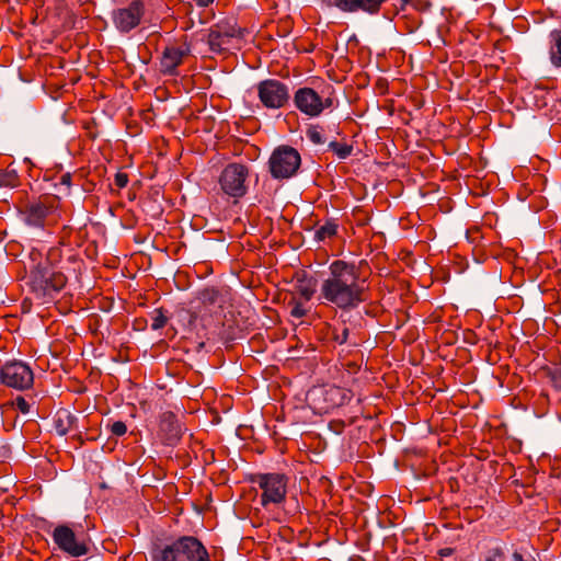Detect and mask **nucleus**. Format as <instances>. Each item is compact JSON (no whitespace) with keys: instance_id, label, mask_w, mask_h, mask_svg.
Listing matches in <instances>:
<instances>
[{"instance_id":"obj_13","label":"nucleus","mask_w":561,"mask_h":561,"mask_svg":"<svg viewBox=\"0 0 561 561\" xmlns=\"http://www.w3.org/2000/svg\"><path fill=\"white\" fill-rule=\"evenodd\" d=\"M191 44L187 42L180 46H167L160 58V72L170 77L178 76L179 66L191 55Z\"/></svg>"},{"instance_id":"obj_44","label":"nucleus","mask_w":561,"mask_h":561,"mask_svg":"<svg viewBox=\"0 0 561 561\" xmlns=\"http://www.w3.org/2000/svg\"><path fill=\"white\" fill-rule=\"evenodd\" d=\"M368 221H369V218H368V217H366L365 219H363V220H360V221H359V225L364 226V225H366Z\"/></svg>"},{"instance_id":"obj_27","label":"nucleus","mask_w":561,"mask_h":561,"mask_svg":"<svg viewBox=\"0 0 561 561\" xmlns=\"http://www.w3.org/2000/svg\"><path fill=\"white\" fill-rule=\"evenodd\" d=\"M22 215V220L32 227H43L45 221L46 213H20Z\"/></svg>"},{"instance_id":"obj_1","label":"nucleus","mask_w":561,"mask_h":561,"mask_svg":"<svg viewBox=\"0 0 561 561\" xmlns=\"http://www.w3.org/2000/svg\"><path fill=\"white\" fill-rule=\"evenodd\" d=\"M318 299L323 305H331L343 311L355 309L364 302L365 289L359 284L356 265L343 260L333 261L329 265L328 277L321 284Z\"/></svg>"},{"instance_id":"obj_39","label":"nucleus","mask_w":561,"mask_h":561,"mask_svg":"<svg viewBox=\"0 0 561 561\" xmlns=\"http://www.w3.org/2000/svg\"><path fill=\"white\" fill-rule=\"evenodd\" d=\"M512 558L514 561H536V559L533 556L524 558V556L518 551H514Z\"/></svg>"},{"instance_id":"obj_31","label":"nucleus","mask_w":561,"mask_h":561,"mask_svg":"<svg viewBox=\"0 0 561 561\" xmlns=\"http://www.w3.org/2000/svg\"><path fill=\"white\" fill-rule=\"evenodd\" d=\"M420 220H423L419 211L408 213L405 217L399 218V224L403 229H408L410 226L417 225Z\"/></svg>"},{"instance_id":"obj_25","label":"nucleus","mask_w":561,"mask_h":561,"mask_svg":"<svg viewBox=\"0 0 561 561\" xmlns=\"http://www.w3.org/2000/svg\"><path fill=\"white\" fill-rule=\"evenodd\" d=\"M151 329L157 331L165 327L169 318L167 317L163 308H157L150 313Z\"/></svg>"},{"instance_id":"obj_29","label":"nucleus","mask_w":561,"mask_h":561,"mask_svg":"<svg viewBox=\"0 0 561 561\" xmlns=\"http://www.w3.org/2000/svg\"><path fill=\"white\" fill-rule=\"evenodd\" d=\"M329 148L340 158L346 159L351 156L353 147L347 144H341L337 141H331Z\"/></svg>"},{"instance_id":"obj_21","label":"nucleus","mask_w":561,"mask_h":561,"mask_svg":"<svg viewBox=\"0 0 561 561\" xmlns=\"http://www.w3.org/2000/svg\"><path fill=\"white\" fill-rule=\"evenodd\" d=\"M327 400L334 407L347 404L352 399V392L341 387H330L327 391Z\"/></svg>"},{"instance_id":"obj_6","label":"nucleus","mask_w":561,"mask_h":561,"mask_svg":"<svg viewBox=\"0 0 561 561\" xmlns=\"http://www.w3.org/2000/svg\"><path fill=\"white\" fill-rule=\"evenodd\" d=\"M301 164V157L297 149L288 145L276 147L270 156L267 167L271 176L275 180H287L296 175Z\"/></svg>"},{"instance_id":"obj_20","label":"nucleus","mask_w":561,"mask_h":561,"mask_svg":"<svg viewBox=\"0 0 561 561\" xmlns=\"http://www.w3.org/2000/svg\"><path fill=\"white\" fill-rule=\"evenodd\" d=\"M83 266V260H81L77 254H69L59 271L65 272L68 279L75 278L76 280H79Z\"/></svg>"},{"instance_id":"obj_33","label":"nucleus","mask_w":561,"mask_h":561,"mask_svg":"<svg viewBox=\"0 0 561 561\" xmlns=\"http://www.w3.org/2000/svg\"><path fill=\"white\" fill-rule=\"evenodd\" d=\"M289 306H291L290 309V316L296 319H300L307 314V309L304 307V305L295 299L289 301Z\"/></svg>"},{"instance_id":"obj_45","label":"nucleus","mask_w":561,"mask_h":561,"mask_svg":"<svg viewBox=\"0 0 561 561\" xmlns=\"http://www.w3.org/2000/svg\"><path fill=\"white\" fill-rule=\"evenodd\" d=\"M28 210L35 211V210H41V208H39V207L32 206Z\"/></svg>"},{"instance_id":"obj_8","label":"nucleus","mask_w":561,"mask_h":561,"mask_svg":"<svg viewBox=\"0 0 561 561\" xmlns=\"http://www.w3.org/2000/svg\"><path fill=\"white\" fill-rule=\"evenodd\" d=\"M146 11L144 0H130L125 5L115 8L111 12V20L116 31L126 35L141 24Z\"/></svg>"},{"instance_id":"obj_18","label":"nucleus","mask_w":561,"mask_h":561,"mask_svg":"<svg viewBox=\"0 0 561 561\" xmlns=\"http://www.w3.org/2000/svg\"><path fill=\"white\" fill-rule=\"evenodd\" d=\"M77 422V417L68 410L60 409L54 416V428L60 436L67 435Z\"/></svg>"},{"instance_id":"obj_3","label":"nucleus","mask_w":561,"mask_h":561,"mask_svg":"<svg viewBox=\"0 0 561 561\" xmlns=\"http://www.w3.org/2000/svg\"><path fill=\"white\" fill-rule=\"evenodd\" d=\"M151 561H211L203 542L194 536H181L171 543L154 545Z\"/></svg>"},{"instance_id":"obj_34","label":"nucleus","mask_w":561,"mask_h":561,"mask_svg":"<svg viewBox=\"0 0 561 561\" xmlns=\"http://www.w3.org/2000/svg\"><path fill=\"white\" fill-rule=\"evenodd\" d=\"M548 375L553 387L561 390V366L550 369Z\"/></svg>"},{"instance_id":"obj_30","label":"nucleus","mask_w":561,"mask_h":561,"mask_svg":"<svg viewBox=\"0 0 561 561\" xmlns=\"http://www.w3.org/2000/svg\"><path fill=\"white\" fill-rule=\"evenodd\" d=\"M307 138L314 145H322L325 142V138L321 133L319 125H310L306 131Z\"/></svg>"},{"instance_id":"obj_11","label":"nucleus","mask_w":561,"mask_h":561,"mask_svg":"<svg viewBox=\"0 0 561 561\" xmlns=\"http://www.w3.org/2000/svg\"><path fill=\"white\" fill-rule=\"evenodd\" d=\"M249 170L244 164L230 163L221 172L220 186L222 191L232 197H242L247 193L245 181Z\"/></svg>"},{"instance_id":"obj_42","label":"nucleus","mask_w":561,"mask_h":561,"mask_svg":"<svg viewBox=\"0 0 561 561\" xmlns=\"http://www.w3.org/2000/svg\"><path fill=\"white\" fill-rule=\"evenodd\" d=\"M67 228H69L70 230H82L83 228H85V224L81 225L80 222L70 219V224L67 226Z\"/></svg>"},{"instance_id":"obj_9","label":"nucleus","mask_w":561,"mask_h":561,"mask_svg":"<svg viewBox=\"0 0 561 561\" xmlns=\"http://www.w3.org/2000/svg\"><path fill=\"white\" fill-rule=\"evenodd\" d=\"M257 98L267 110L285 107L290 100L289 88L277 79H265L256 84Z\"/></svg>"},{"instance_id":"obj_37","label":"nucleus","mask_w":561,"mask_h":561,"mask_svg":"<svg viewBox=\"0 0 561 561\" xmlns=\"http://www.w3.org/2000/svg\"><path fill=\"white\" fill-rule=\"evenodd\" d=\"M348 335H350V330H348V328L344 327L343 330L341 331V333H334L333 339L339 344H344L347 342Z\"/></svg>"},{"instance_id":"obj_19","label":"nucleus","mask_w":561,"mask_h":561,"mask_svg":"<svg viewBox=\"0 0 561 561\" xmlns=\"http://www.w3.org/2000/svg\"><path fill=\"white\" fill-rule=\"evenodd\" d=\"M549 60L556 68H561V28L549 33Z\"/></svg>"},{"instance_id":"obj_10","label":"nucleus","mask_w":561,"mask_h":561,"mask_svg":"<svg viewBox=\"0 0 561 561\" xmlns=\"http://www.w3.org/2000/svg\"><path fill=\"white\" fill-rule=\"evenodd\" d=\"M0 380L3 385L16 390L30 389L34 383L32 368L21 360L5 363L0 369Z\"/></svg>"},{"instance_id":"obj_17","label":"nucleus","mask_w":561,"mask_h":561,"mask_svg":"<svg viewBox=\"0 0 561 561\" xmlns=\"http://www.w3.org/2000/svg\"><path fill=\"white\" fill-rule=\"evenodd\" d=\"M295 279V291L306 301L311 300L317 291V278L306 271H300L296 273Z\"/></svg>"},{"instance_id":"obj_41","label":"nucleus","mask_w":561,"mask_h":561,"mask_svg":"<svg viewBox=\"0 0 561 561\" xmlns=\"http://www.w3.org/2000/svg\"><path fill=\"white\" fill-rule=\"evenodd\" d=\"M410 0H399V3H393L394 7V13H399L400 11H403L409 3Z\"/></svg>"},{"instance_id":"obj_28","label":"nucleus","mask_w":561,"mask_h":561,"mask_svg":"<svg viewBox=\"0 0 561 561\" xmlns=\"http://www.w3.org/2000/svg\"><path fill=\"white\" fill-rule=\"evenodd\" d=\"M72 175L66 172L60 175L59 182L55 184L56 192L58 195H69L71 187Z\"/></svg>"},{"instance_id":"obj_15","label":"nucleus","mask_w":561,"mask_h":561,"mask_svg":"<svg viewBox=\"0 0 561 561\" xmlns=\"http://www.w3.org/2000/svg\"><path fill=\"white\" fill-rule=\"evenodd\" d=\"M190 224L195 230H205L206 232H222L225 221L228 220L229 213H188Z\"/></svg>"},{"instance_id":"obj_2","label":"nucleus","mask_w":561,"mask_h":561,"mask_svg":"<svg viewBox=\"0 0 561 561\" xmlns=\"http://www.w3.org/2000/svg\"><path fill=\"white\" fill-rule=\"evenodd\" d=\"M67 282L65 272L57 271L47 260L30 266L27 284L35 298L43 304L53 300Z\"/></svg>"},{"instance_id":"obj_14","label":"nucleus","mask_w":561,"mask_h":561,"mask_svg":"<svg viewBox=\"0 0 561 561\" xmlns=\"http://www.w3.org/2000/svg\"><path fill=\"white\" fill-rule=\"evenodd\" d=\"M329 8H337L342 12H365L377 14L388 0H320Z\"/></svg>"},{"instance_id":"obj_7","label":"nucleus","mask_w":561,"mask_h":561,"mask_svg":"<svg viewBox=\"0 0 561 561\" xmlns=\"http://www.w3.org/2000/svg\"><path fill=\"white\" fill-rule=\"evenodd\" d=\"M328 93L317 92L309 87H302L296 90L294 94V104L298 111L309 117L320 116L324 110L333 107V90L328 89Z\"/></svg>"},{"instance_id":"obj_36","label":"nucleus","mask_w":561,"mask_h":561,"mask_svg":"<svg viewBox=\"0 0 561 561\" xmlns=\"http://www.w3.org/2000/svg\"><path fill=\"white\" fill-rule=\"evenodd\" d=\"M14 405L23 414L28 413L31 410L30 403L21 396L15 398Z\"/></svg>"},{"instance_id":"obj_23","label":"nucleus","mask_w":561,"mask_h":561,"mask_svg":"<svg viewBox=\"0 0 561 561\" xmlns=\"http://www.w3.org/2000/svg\"><path fill=\"white\" fill-rule=\"evenodd\" d=\"M337 229L339 225L336 220L328 218L325 219V222L316 230L314 238L317 241H324L325 239L336 236Z\"/></svg>"},{"instance_id":"obj_4","label":"nucleus","mask_w":561,"mask_h":561,"mask_svg":"<svg viewBox=\"0 0 561 561\" xmlns=\"http://www.w3.org/2000/svg\"><path fill=\"white\" fill-rule=\"evenodd\" d=\"M251 482L262 491L260 503L265 510L271 505L279 506L285 502L289 482V478L285 473H255L251 477Z\"/></svg>"},{"instance_id":"obj_32","label":"nucleus","mask_w":561,"mask_h":561,"mask_svg":"<svg viewBox=\"0 0 561 561\" xmlns=\"http://www.w3.org/2000/svg\"><path fill=\"white\" fill-rule=\"evenodd\" d=\"M106 430L114 436H123L127 432V426L123 421H115L105 425Z\"/></svg>"},{"instance_id":"obj_12","label":"nucleus","mask_w":561,"mask_h":561,"mask_svg":"<svg viewBox=\"0 0 561 561\" xmlns=\"http://www.w3.org/2000/svg\"><path fill=\"white\" fill-rule=\"evenodd\" d=\"M243 30L238 27L233 18L225 19L211 26L208 33L207 43L214 53H221L231 38L242 37Z\"/></svg>"},{"instance_id":"obj_24","label":"nucleus","mask_w":561,"mask_h":561,"mask_svg":"<svg viewBox=\"0 0 561 561\" xmlns=\"http://www.w3.org/2000/svg\"><path fill=\"white\" fill-rule=\"evenodd\" d=\"M20 185V176L15 170L0 171V187H16Z\"/></svg>"},{"instance_id":"obj_43","label":"nucleus","mask_w":561,"mask_h":561,"mask_svg":"<svg viewBox=\"0 0 561 561\" xmlns=\"http://www.w3.org/2000/svg\"><path fill=\"white\" fill-rule=\"evenodd\" d=\"M198 7L206 8L210 3L214 2V0H194Z\"/></svg>"},{"instance_id":"obj_22","label":"nucleus","mask_w":561,"mask_h":561,"mask_svg":"<svg viewBox=\"0 0 561 561\" xmlns=\"http://www.w3.org/2000/svg\"><path fill=\"white\" fill-rule=\"evenodd\" d=\"M220 297L216 287H205L197 293L196 298L205 308H210L220 304Z\"/></svg>"},{"instance_id":"obj_26","label":"nucleus","mask_w":561,"mask_h":561,"mask_svg":"<svg viewBox=\"0 0 561 561\" xmlns=\"http://www.w3.org/2000/svg\"><path fill=\"white\" fill-rule=\"evenodd\" d=\"M483 561H506L504 547L500 543L490 547L484 553Z\"/></svg>"},{"instance_id":"obj_16","label":"nucleus","mask_w":561,"mask_h":561,"mask_svg":"<svg viewBox=\"0 0 561 561\" xmlns=\"http://www.w3.org/2000/svg\"><path fill=\"white\" fill-rule=\"evenodd\" d=\"M158 434L167 446H174L179 443L182 437V428L173 412L167 411L160 415Z\"/></svg>"},{"instance_id":"obj_38","label":"nucleus","mask_w":561,"mask_h":561,"mask_svg":"<svg viewBox=\"0 0 561 561\" xmlns=\"http://www.w3.org/2000/svg\"><path fill=\"white\" fill-rule=\"evenodd\" d=\"M136 222H137V219L133 218L131 216L121 219L122 226L127 229L133 228L136 225Z\"/></svg>"},{"instance_id":"obj_35","label":"nucleus","mask_w":561,"mask_h":561,"mask_svg":"<svg viewBox=\"0 0 561 561\" xmlns=\"http://www.w3.org/2000/svg\"><path fill=\"white\" fill-rule=\"evenodd\" d=\"M128 174L127 173H124V172H117L114 176V182L113 184L117 187V188H124L126 187V185L128 184Z\"/></svg>"},{"instance_id":"obj_5","label":"nucleus","mask_w":561,"mask_h":561,"mask_svg":"<svg viewBox=\"0 0 561 561\" xmlns=\"http://www.w3.org/2000/svg\"><path fill=\"white\" fill-rule=\"evenodd\" d=\"M51 538L59 551L71 558H81L91 551V539L84 534H77L68 524L57 525Z\"/></svg>"},{"instance_id":"obj_40","label":"nucleus","mask_w":561,"mask_h":561,"mask_svg":"<svg viewBox=\"0 0 561 561\" xmlns=\"http://www.w3.org/2000/svg\"><path fill=\"white\" fill-rule=\"evenodd\" d=\"M455 553V548L446 547L437 551V554L442 558L450 557Z\"/></svg>"}]
</instances>
